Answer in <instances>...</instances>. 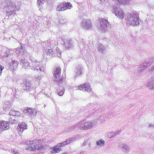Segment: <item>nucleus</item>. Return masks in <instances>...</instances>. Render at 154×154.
Here are the masks:
<instances>
[{
    "mask_svg": "<svg viewBox=\"0 0 154 154\" xmlns=\"http://www.w3.org/2000/svg\"><path fill=\"white\" fill-rule=\"evenodd\" d=\"M112 134H114V133L112 132Z\"/></svg>",
    "mask_w": 154,
    "mask_h": 154,
    "instance_id": "nucleus-33",
    "label": "nucleus"
},
{
    "mask_svg": "<svg viewBox=\"0 0 154 154\" xmlns=\"http://www.w3.org/2000/svg\"><path fill=\"white\" fill-rule=\"evenodd\" d=\"M62 154H67L66 153H63Z\"/></svg>",
    "mask_w": 154,
    "mask_h": 154,
    "instance_id": "nucleus-32",
    "label": "nucleus"
},
{
    "mask_svg": "<svg viewBox=\"0 0 154 154\" xmlns=\"http://www.w3.org/2000/svg\"><path fill=\"white\" fill-rule=\"evenodd\" d=\"M113 11L116 16L119 18L122 19L125 17V14L123 10L120 8H114Z\"/></svg>",
    "mask_w": 154,
    "mask_h": 154,
    "instance_id": "nucleus-5",
    "label": "nucleus"
},
{
    "mask_svg": "<svg viewBox=\"0 0 154 154\" xmlns=\"http://www.w3.org/2000/svg\"><path fill=\"white\" fill-rule=\"evenodd\" d=\"M123 147L125 148H126V147H127V146L125 145H124Z\"/></svg>",
    "mask_w": 154,
    "mask_h": 154,
    "instance_id": "nucleus-31",
    "label": "nucleus"
},
{
    "mask_svg": "<svg viewBox=\"0 0 154 154\" xmlns=\"http://www.w3.org/2000/svg\"><path fill=\"white\" fill-rule=\"evenodd\" d=\"M23 112L27 115L29 116L34 115L36 114V112L34 109H32L30 108L26 107L23 110Z\"/></svg>",
    "mask_w": 154,
    "mask_h": 154,
    "instance_id": "nucleus-7",
    "label": "nucleus"
},
{
    "mask_svg": "<svg viewBox=\"0 0 154 154\" xmlns=\"http://www.w3.org/2000/svg\"><path fill=\"white\" fill-rule=\"evenodd\" d=\"M41 140L34 139L32 140H27L25 143L26 149L27 150L36 152L41 151L45 149V145L40 143Z\"/></svg>",
    "mask_w": 154,
    "mask_h": 154,
    "instance_id": "nucleus-1",
    "label": "nucleus"
},
{
    "mask_svg": "<svg viewBox=\"0 0 154 154\" xmlns=\"http://www.w3.org/2000/svg\"><path fill=\"white\" fill-rule=\"evenodd\" d=\"M120 4L128 5L130 3V0H116Z\"/></svg>",
    "mask_w": 154,
    "mask_h": 154,
    "instance_id": "nucleus-17",
    "label": "nucleus"
},
{
    "mask_svg": "<svg viewBox=\"0 0 154 154\" xmlns=\"http://www.w3.org/2000/svg\"><path fill=\"white\" fill-rule=\"evenodd\" d=\"M81 85L82 87H83V89H85V90L87 91L88 93L91 92V88L88 83H85L82 84Z\"/></svg>",
    "mask_w": 154,
    "mask_h": 154,
    "instance_id": "nucleus-13",
    "label": "nucleus"
},
{
    "mask_svg": "<svg viewBox=\"0 0 154 154\" xmlns=\"http://www.w3.org/2000/svg\"><path fill=\"white\" fill-rule=\"evenodd\" d=\"M47 55L50 57L52 56L53 54V51L52 48L50 46L48 47L45 50Z\"/></svg>",
    "mask_w": 154,
    "mask_h": 154,
    "instance_id": "nucleus-16",
    "label": "nucleus"
},
{
    "mask_svg": "<svg viewBox=\"0 0 154 154\" xmlns=\"http://www.w3.org/2000/svg\"><path fill=\"white\" fill-rule=\"evenodd\" d=\"M104 143V141L102 140H100L99 141L96 142V144L98 146H101L103 145Z\"/></svg>",
    "mask_w": 154,
    "mask_h": 154,
    "instance_id": "nucleus-19",
    "label": "nucleus"
},
{
    "mask_svg": "<svg viewBox=\"0 0 154 154\" xmlns=\"http://www.w3.org/2000/svg\"><path fill=\"white\" fill-rule=\"evenodd\" d=\"M29 66V63L27 62L26 63L24 62L23 65V67L25 69L28 68Z\"/></svg>",
    "mask_w": 154,
    "mask_h": 154,
    "instance_id": "nucleus-22",
    "label": "nucleus"
},
{
    "mask_svg": "<svg viewBox=\"0 0 154 154\" xmlns=\"http://www.w3.org/2000/svg\"><path fill=\"white\" fill-rule=\"evenodd\" d=\"M10 113H12L13 115L14 116H20V113L18 112L15 111L11 110L10 111Z\"/></svg>",
    "mask_w": 154,
    "mask_h": 154,
    "instance_id": "nucleus-18",
    "label": "nucleus"
},
{
    "mask_svg": "<svg viewBox=\"0 0 154 154\" xmlns=\"http://www.w3.org/2000/svg\"><path fill=\"white\" fill-rule=\"evenodd\" d=\"M97 123L96 122L89 121L85 122L83 124L80 125V128L85 130H87L91 128L93 125H94Z\"/></svg>",
    "mask_w": 154,
    "mask_h": 154,
    "instance_id": "nucleus-4",
    "label": "nucleus"
},
{
    "mask_svg": "<svg viewBox=\"0 0 154 154\" xmlns=\"http://www.w3.org/2000/svg\"><path fill=\"white\" fill-rule=\"evenodd\" d=\"M101 26L100 29L101 31H104L107 29V24L108 23V21L106 20H100Z\"/></svg>",
    "mask_w": 154,
    "mask_h": 154,
    "instance_id": "nucleus-9",
    "label": "nucleus"
},
{
    "mask_svg": "<svg viewBox=\"0 0 154 154\" xmlns=\"http://www.w3.org/2000/svg\"><path fill=\"white\" fill-rule=\"evenodd\" d=\"M1 128L4 131L7 130L10 128V125L8 122L2 121L0 122Z\"/></svg>",
    "mask_w": 154,
    "mask_h": 154,
    "instance_id": "nucleus-10",
    "label": "nucleus"
},
{
    "mask_svg": "<svg viewBox=\"0 0 154 154\" xmlns=\"http://www.w3.org/2000/svg\"><path fill=\"white\" fill-rule=\"evenodd\" d=\"M27 126L24 122L20 123L17 127V130L19 133H22L24 130L27 129Z\"/></svg>",
    "mask_w": 154,
    "mask_h": 154,
    "instance_id": "nucleus-6",
    "label": "nucleus"
},
{
    "mask_svg": "<svg viewBox=\"0 0 154 154\" xmlns=\"http://www.w3.org/2000/svg\"><path fill=\"white\" fill-rule=\"evenodd\" d=\"M44 2H45L44 0H37V3L38 7H39L42 5Z\"/></svg>",
    "mask_w": 154,
    "mask_h": 154,
    "instance_id": "nucleus-20",
    "label": "nucleus"
},
{
    "mask_svg": "<svg viewBox=\"0 0 154 154\" xmlns=\"http://www.w3.org/2000/svg\"><path fill=\"white\" fill-rule=\"evenodd\" d=\"M4 68V67H2V66L0 65V75H1L2 74V70Z\"/></svg>",
    "mask_w": 154,
    "mask_h": 154,
    "instance_id": "nucleus-28",
    "label": "nucleus"
},
{
    "mask_svg": "<svg viewBox=\"0 0 154 154\" xmlns=\"http://www.w3.org/2000/svg\"><path fill=\"white\" fill-rule=\"evenodd\" d=\"M58 79H57V81H56L57 82H58V83H62V82L63 81V79L62 78H60L59 80H58Z\"/></svg>",
    "mask_w": 154,
    "mask_h": 154,
    "instance_id": "nucleus-27",
    "label": "nucleus"
},
{
    "mask_svg": "<svg viewBox=\"0 0 154 154\" xmlns=\"http://www.w3.org/2000/svg\"><path fill=\"white\" fill-rule=\"evenodd\" d=\"M72 6L69 2H63L58 5L56 9L59 11H63L67 9H70Z\"/></svg>",
    "mask_w": 154,
    "mask_h": 154,
    "instance_id": "nucleus-3",
    "label": "nucleus"
},
{
    "mask_svg": "<svg viewBox=\"0 0 154 154\" xmlns=\"http://www.w3.org/2000/svg\"><path fill=\"white\" fill-rule=\"evenodd\" d=\"M154 66H153V69H154Z\"/></svg>",
    "mask_w": 154,
    "mask_h": 154,
    "instance_id": "nucleus-34",
    "label": "nucleus"
},
{
    "mask_svg": "<svg viewBox=\"0 0 154 154\" xmlns=\"http://www.w3.org/2000/svg\"><path fill=\"white\" fill-rule=\"evenodd\" d=\"M13 152L14 154H20L18 152L17 150L14 151Z\"/></svg>",
    "mask_w": 154,
    "mask_h": 154,
    "instance_id": "nucleus-29",
    "label": "nucleus"
},
{
    "mask_svg": "<svg viewBox=\"0 0 154 154\" xmlns=\"http://www.w3.org/2000/svg\"><path fill=\"white\" fill-rule=\"evenodd\" d=\"M9 54H8V53L6 52L5 56L6 57H8L9 56Z\"/></svg>",
    "mask_w": 154,
    "mask_h": 154,
    "instance_id": "nucleus-30",
    "label": "nucleus"
},
{
    "mask_svg": "<svg viewBox=\"0 0 154 154\" xmlns=\"http://www.w3.org/2000/svg\"><path fill=\"white\" fill-rule=\"evenodd\" d=\"M77 88H78L77 89V90L81 91V90H83V87H82L81 85H79L78 86Z\"/></svg>",
    "mask_w": 154,
    "mask_h": 154,
    "instance_id": "nucleus-26",
    "label": "nucleus"
},
{
    "mask_svg": "<svg viewBox=\"0 0 154 154\" xmlns=\"http://www.w3.org/2000/svg\"><path fill=\"white\" fill-rule=\"evenodd\" d=\"M73 140L72 138L68 139L66 140L65 141L66 145L71 143Z\"/></svg>",
    "mask_w": 154,
    "mask_h": 154,
    "instance_id": "nucleus-25",
    "label": "nucleus"
},
{
    "mask_svg": "<svg viewBox=\"0 0 154 154\" xmlns=\"http://www.w3.org/2000/svg\"><path fill=\"white\" fill-rule=\"evenodd\" d=\"M65 91V90L63 88H62L61 89V91H60L58 93V94L60 96H62L64 94Z\"/></svg>",
    "mask_w": 154,
    "mask_h": 154,
    "instance_id": "nucleus-24",
    "label": "nucleus"
},
{
    "mask_svg": "<svg viewBox=\"0 0 154 154\" xmlns=\"http://www.w3.org/2000/svg\"><path fill=\"white\" fill-rule=\"evenodd\" d=\"M26 86L25 89L27 91H30L32 89V87L31 86V82L28 80L26 82Z\"/></svg>",
    "mask_w": 154,
    "mask_h": 154,
    "instance_id": "nucleus-15",
    "label": "nucleus"
},
{
    "mask_svg": "<svg viewBox=\"0 0 154 154\" xmlns=\"http://www.w3.org/2000/svg\"><path fill=\"white\" fill-rule=\"evenodd\" d=\"M62 151V149L60 147V146L57 144L54 146L53 149L51 151V153H55L59 152Z\"/></svg>",
    "mask_w": 154,
    "mask_h": 154,
    "instance_id": "nucleus-14",
    "label": "nucleus"
},
{
    "mask_svg": "<svg viewBox=\"0 0 154 154\" xmlns=\"http://www.w3.org/2000/svg\"><path fill=\"white\" fill-rule=\"evenodd\" d=\"M98 51L102 52H104L105 50L103 48V47L102 45H100L97 48Z\"/></svg>",
    "mask_w": 154,
    "mask_h": 154,
    "instance_id": "nucleus-21",
    "label": "nucleus"
},
{
    "mask_svg": "<svg viewBox=\"0 0 154 154\" xmlns=\"http://www.w3.org/2000/svg\"><path fill=\"white\" fill-rule=\"evenodd\" d=\"M18 62L17 60H14L11 61L9 64V67L12 70H14L17 68L18 65Z\"/></svg>",
    "mask_w": 154,
    "mask_h": 154,
    "instance_id": "nucleus-12",
    "label": "nucleus"
},
{
    "mask_svg": "<svg viewBox=\"0 0 154 154\" xmlns=\"http://www.w3.org/2000/svg\"><path fill=\"white\" fill-rule=\"evenodd\" d=\"M81 25L84 28L88 29L92 28L91 21L89 19L84 20L82 23Z\"/></svg>",
    "mask_w": 154,
    "mask_h": 154,
    "instance_id": "nucleus-8",
    "label": "nucleus"
},
{
    "mask_svg": "<svg viewBox=\"0 0 154 154\" xmlns=\"http://www.w3.org/2000/svg\"><path fill=\"white\" fill-rule=\"evenodd\" d=\"M58 145L60 146V147H62L66 145L65 141L60 142L58 144Z\"/></svg>",
    "mask_w": 154,
    "mask_h": 154,
    "instance_id": "nucleus-23",
    "label": "nucleus"
},
{
    "mask_svg": "<svg viewBox=\"0 0 154 154\" xmlns=\"http://www.w3.org/2000/svg\"><path fill=\"white\" fill-rule=\"evenodd\" d=\"M138 18V15L136 14H133L132 15L129 14L127 17V20L130 24L137 26L139 24Z\"/></svg>",
    "mask_w": 154,
    "mask_h": 154,
    "instance_id": "nucleus-2",
    "label": "nucleus"
},
{
    "mask_svg": "<svg viewBox=\"0 0 154 154\" xmlns=\"http://www.w3.org/2000/svg\"><path fill=\"white\" fill-rule=\"evenodd\" d=\"M54 71V77L55 81H57V79L61 74V70L60 68L56 67Z\"/></svg>",
    "mask_w": 154,
    "mask_h": 154,
    "instance_id": "nucleus-11",
    "label": "nucleus"
}]
</instances>
